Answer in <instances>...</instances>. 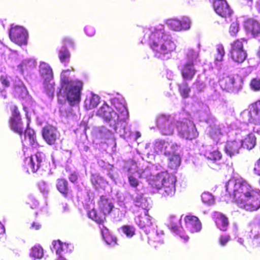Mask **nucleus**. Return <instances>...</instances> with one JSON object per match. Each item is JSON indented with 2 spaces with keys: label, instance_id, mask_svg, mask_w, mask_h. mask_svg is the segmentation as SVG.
<instances>
[{
  "label": "nucleus",
  "instance_id": "nucleus-60",
  "mask_svg": "<svg viewBox=\"0 0 260 260\" xmlns=\"http://www.w3.org/2000/svg\"><path fill=\"white\" fill-rule=\"evenodd\" d=\"M254 172L256 174L260 176V158L257 161L256 163L255 164L254 168Z\"/></svg>",
  "mask_w": 260,
  "mask_h": 260
},
{
  "label": "nucleus",
  "instance_id": "nucleus-30",
  "mask_svg": "<svg viewBox=\"0 0 260 260\" xmlns=\"http://www.w3.org/2000/svg\"><path fill=\"white\" fill-rule=\"evenodd\" d=\"M148 237V243L150 245L157 247L158 245H161L164 243V233L160 231L159 232L157 231L154 232L152 230V233Z\"/></svg>",
  "mask_w": 260,
  "mask_h": 260
},
{
  "label": "nucleus",
  "instance_id": "nucleus-50",
  "mask_svg": "<svg viewBox=\"0 0 260 260\" xmlns=\"http://www.w3.org/2000/svg\"><path fill=\"white\" fill-rule=\"evenodd\" d=\"M122 230L128 238H131L135 234V228L133 226L125 225L122 228Z\"/></svg>",
  "mask_w": 260,
  "mask_h": 260
},
{
  "label": "nucleus",
  "instance_id": "nucleus-52",
  "mask_svg": "<svg viewBox=\"0 0 260 260\" xmlns=\"http://www.w3.org/2000/svg\"><path fill=\"white\" fill-rule=\"evenodd\" d=\"M10 77L7 75L0 76V82L4 88H8L11 85Z\"/></svg>",
  "mask_w": 260,
  "mask_h": 260
},
{
  "label": "nucleus",
  "instance_id": "nucleus-47",
  "mask_svg": "<svg viewBox=\"0 0 260 260\" xmlns=\"http://www.w3.org/2000/svg\"><path fill=\"white\" fill-rule=\"evenodd\" d=\"M251 238L252 239L251 241V246L256 247L260 244V236L258 233H256V231H253V230L251 231V234L250 235ZM249 245H250V244Z\"/></svg>",
  "mask_w": 260,
  "mask_h": 260
},
{
  "label": "nucleus",
  "instance_id": "nucleus-56",
  "mask_svg": "<svg viewBox=\"0 0 260 260\" xmlns=\"http://www.w3.org/2000/svg\"><path fill=\"white\" fill-rule=\"evenodd\" d=\"M126 128H124V137L125 138H128L131 137L133 138L135 140H137L139 138L141 137V133L139 132H136L135 134L133 135V133L131 131H127L126 132Z\"/></svg>",
  "mask_w": 260,
  "mask_h": 260
},
{
  "label": "nucleus",
  "instance_id": "nucleus-38",
  "mask_svg": "<svg viewBox=\"0 0 260 260\" xmlns=\"http://www.w3.org/2000/svg\"><path fill=\"white\" fill-rule=\"evenodd\" d=\"M103 238L106 243L108 245H114L116 244V239L112 235L104 225L101 224L100 226Z\"/></svg>",
  "mask_w": 260,
  "mask_h": 260
},
{
  "label": "nucleus",
  "instance_id": "nucleus-36",
  "mask_svg": "<svg viewBox=\"0 0 260 260\" xmlns=\"http://www.w3.org/2000/svg\"><path fill=\"white\" fill-rule=\"evenodd\" d=\"M224 55L225 51L223 46L221 44L217 45L214 56L215 64L217 67H220L221 66Z\"/></svg>",
  "mask_w": 260,
  "mask_h": 260
},
{
  "label": "nucleus",
  "instance_id": "nucleus-14",
  "mask_svg": "<svg viewBox=\"0 0 260 260\" xmlns=\"http://www.w3.org/2000/svg\"><path fill=\"white\" fill-rule=\"evenodd\" d=\"M241 124V127L238 128L237 129H240V133L241 136V141H240V142L241 144H242V147L247 149L250 150L252 149L255 145V137L253 134L249 133L247 130L246 127H247V125L246 123L243 122V123Z\"/></svg>",
  "mask_w": 260,
  "mask_h": 260
},
{
  "label": "nucleus",
  "instance_id": "nucleus-16",
  "mask_svg": "<svg viewBox=\"0 0 260 260\" xmlns=\"http://www.w3.org/2000/svg\"><path fill=\"white\" fill-rule=\"evenodd\" d=\"M147 213V211H144L143 214L141 213L135 218L136 223L140 229H144L147 234L150 232V229H154L151 217Z\"/></svg>",
  "mask_w": 260,
  "mask_h": 260
},
{
  "label": "nucleus",
  "instance_id": "nucleus-1",
  "mask_svg": "<svg viewBox=\"0 0 260 260\" xmlns=\"http://www.w3.org/2000/svg\"><path fill=\"white\" fill-rule=\"evenodd\" d=\"M225 188L239 207L250 211L257 210L260 208V190L253 189L243 179L230 180L226 184Z\"/></svg>",
  "mask_w": 260,
  "mask_h": 260
},
{
  "label": "nucleus",
  "instance_id": "nucleus-27",
  "mask_svg": "<svg viewBox=\"0 0 260 260\" xmlns=\"http://www.w3.org/2000/svg\"><path fill=\"white\" fill-rule=\"evenodd\" d=\"M42 160L43 157L42 154L40 152L31 155L26 158V161H28L27 164L31 172L36 173L38 170Z\"/></svg>",
  "mask_w": 260,
  "mask_h": 260
},
{
  "label": "nucleus",
  "instance_id": "nucleus-5",
  "mask_svg": "<svg viewBox=\"0 0 260 260\" xmlns=\"http://www.w3.org/2000/svg\"><path fill=\"white\" fill-rule=\"evenodd\" d=\"M82 88L81 81L66 79V100L71 106H75L80 103Z\"/></svg>",
  "mask_w": 260,
  "mask_h": 260
},
{
  "label": "nucleus",
  "instance_id": "nucleus-53",
  "mask_svg": "<svg viewBox=\"0 0 260 260\" xmlns=\"http://www.w3.org/2000/svg\"><path fill=\"white\" fill-rule=\"evenodd\" d=\"M250 86L254 91L260 90V78H255L252 79L250 82Z\"/></svg>",
  "mask_w": 260,
  "mask_h": 260
},
{
  "label": "nucleus",
  "instance_id": "nucleus-2",
  "mask_svg": "<svg viewBox=\"0 0 260 260\" xmlns=\"http://www.w3.org/2000/svg\"><path fill=\"white\" fill-rule=\"evenodd\" d=\"M144 33L141 42L149 44L156 57L166 60L171 57V53L176 49V45L171 35L165 31L163 25L146 28Z\"/></svg>",
  "mask_w": 260,
  "mask_h": 260
},
{
  "label": "nucleus",
  "instance_id": "nucleus-22",
  "mask_svg": "<svg viewBox=\"0 0 260 260\" xmlns=\"http://www.w3.org/2000/svg\"><path fill=\"white\" fill-rule=\"evenodd\" d=\"M186 228L191 232L195 233L200 231L202 224L199 218L196 216L188 215L184 219Z\"/></svg>",
  "mask_w": 260,
  "mask_h": 260
},
{
  "label": "nucleus",
  "instance_id": "nucleus-12",
  "mask_svg": "<svg viewBox=\"0 0 260 260\" xmlns=\"http://www.w3.org/2000/svg\"><path fill=\"white\" fill-rule=\"evenodd\" d=\"M240 131V129H236L230 132L231 135H236V138L234 140H228L225 146L226 153L231 157L238 154L240 149L242 147V144L240 142L241 136Z\"/></svg>",
  "mask_w": 260,
  "mask_h": 260
},
{
  "label": "nucleus",
  "instance_id": "nucleus-19",
  "mask_svg": "<svg viewBox=\"0 0 260 260\" xmlns=\"http://www.w3.org/2000/svg\"><path fill=\"white\" fill-rule=\"evenodd\" d=\"M224 81V88L229 91L236 92L242 87V79L238 75L228 76Z\"/></svg>",
  "mask_w": 260,
  "mask_h": 260
},
{
  "label": "nucleus",
  "instance_id": "nucleus-28",
  "mask_svg": "<svg viewBox=\"0 0 260 260\" xmlns=\"http://www.w3.org/2000/svg\"><path fill=\"white\" fill-rule=\"evenodd\" d=\"M245 26L255 38L260 40V23L257 21L249 19L246 22Z\"/></svg>",
  "mask_w": 260,
  "mask_h": 260
},
{
  "label": "nucleus",
  "instance_id": "nucleus-62",
  "mask_svg": "<svg viewBox=\"0 0 260 260\" xmlns=\"http://www.w3.org/2000/svg\"><path fill=\"white\" fill-rule=\"evenodd\" d=\"M89 217L94 220V218L96 217H98V215L96 213V211L94 210H92L89 212L88 213Z\"/></svg>",
  "mask_w": 260,
  "mask_h": 260
},
{
  "label": "nucleus",
  "instance_id": "nucleus-63",
  "mask_svg": "<svg viewBox=\"0 0 260 260\" xmlns=\"http://www.w3.org/2000/svg\"><path fill=\"white\" fill-rule=\"evenodd\" d=\"M105 216L100 217L99 215H98V217H96L95 218H94L93 220L96 221L97 223L101 224V223L104 222V220H105Z\"/></svg>",
  "mask_w": 260,
  "mask_h": 260
},
{
  "label": "nucleus",
  "instance_id": "nucleus-23",
  "mask_svg": "<svg viewBox=\"0 0 260 260\" xmlns=\"http://www.w3.org/2000/svg\"><path fill=\"white\" fill-rule=\"evenodd\" d=\"M195 64L184 62L180 66V70L183 78L186 80H191L197 73L194 67Z\"/></svg>",
  "mask_w": 260,
  "mask_h": 260
},
{
  "label": "nucleus",
  "instance_id": "nucleus-43",
  "mask_svg": "<svg viewBox=\"0 0 260 260\" xmlns=\"http://www.w3.org/2000/svg\"><path fill=\"white\" fill-rule=\"evenodd\" d=\"M157 189L160 190V193L165 197H171L174 195L176 191L175 185L170 187H162Z\"/></svg>",
  "mask_w": 260,
  "mask_h": 260
},
{
  "label": "nucleus",
  "instance_id": "nucleus-59",
  "mask_svg": "<svg viewBox=\"0 0 260 260\" xmlns=\"http://www.w3.org/2000/svg\"><path fill=\"white\" fill-rule=\"evenodd\" d=\"M84 30L86 34L89 37H92L95 33L94 28L91 26H86Z\"/></svg>",
  "mask_w": 260,
  "mask_h": 260
},
{
  "label": "nucleus",
  "instance_id": "nucleus-13",
  "mask_svg": "<svg viewBox=\"0 0 260 260\" xmlns=\"http://www.w3.org/2000/svg\"><path fill=\"white\" fill-rule=\"evenodd\" d=\"M176 181V178L174 175L169 174L167 172H162L156 175L152 183V186L156 188L170 187L175 185Z\"/></svg>",
  "mask_w": 260,
  "mask_h": 260
},
{
  "label": "nucleus",
  "instance_id": "nucleus-54",
  "mask_svg": "<svg viewBox=\"0 0 260 260\" xmlns=\"http://www.w3.org/2000/svg\"><path fill=\"white\" fill-rule=\"evenodd\" d=\"M239 30V24L238 22L237 21L232 22L229 29L230 35L232 36H235Z\"/></svg>",
  "mask_w": 260,
  "mask_h": 260
},
{
  "label": "nucleus",
  "instance_id": "nucleus-11",
  "mask_svg": "<svg viewBox=\"0 0 260 260\" xmlns=\"http://www.w3.org/2000/svg\"><path fill=\"white\" fill-rule=\"evenodd\" d=\"M11 40L19 45H25L27 43L28 33L23 27L16 25L12 27L9 31Z\"/></svg>",
  "mask_w": 260,
  "mask_h": 260
},
{
  "label": "nucleus",
  "instance_id": "nucleus-44",
  "mask_svg": "<svg viewBox=\"0 0 260 260\" xmlns=\"http://www.w3.org/2000/svg\"><path fill=\"white\" fill-rule=\"evenodd\" d=\"M91 181L96 188L98 187V186L101 187H104L105 185L107 184L106 180L102 177L99 175L92 176Z\"/></svg>",
  "mask_w": 260,
  "mask_h": 260
},
{
  "label": "nucleus",
  "instance_id": "nucleus-18",
  "mask_svg": "<svg viewBox=\"0 0 260 260\" xmlns=\"http://www.w3.org/2000/svg\"><path fill=\"white\" fill-rule=\"evenodd\" d=\"M204 155L208 160L209 166L213 169H216L215 166L219 165L222 157L221 153L218 150L211 149L210 146H208Z\"/></svg>",
  "mask_w": 260,
  "mask_h": 260
},
{
  "label": "nucleus",
  "instance_id": "nucleus-3",
  "mask_svg": "<svg viewBox=\"0 0 260 260\" xmlns=\"http://www.w3.org/2000/svg\"><path fill=\"white\" fill-rule=\"evenodd\" d=\"M111 103L120 114L115 112L106 103H104L96 111V115L109 122L113 130L116 131L119 120H125L128 117V112L123 98H114L111 99Z\"/></svg>",
  "mask_w": 260,
  "mask_h": 260
},
{
  "label": "nucleus",
  "instance_id": "nucleus-10",
  "mask_svg": "<svg viewBox=\"0 0 260 260\" xmlns=\"http://www.w3.org/2000/svg\"><path fill=\"white\" fill-rule=\"evenodd\" d=\"M243 39H238L231 44L230 54L233 60L238 62H243L247 57V53L243 48Z\"/></svg>",
  "mask_w": 260,
  "mask_h": 260
},
{
  "label": "nucleus",
  "instance_id": "nucleus-58",
  "mask_svg": "<svg viewBox=\"0 0 260 260\" xmlns=\"http://www.w3.org/2000/svg\"><path fill=\"white\" fill-rule=\"evenodd\" d=\"M231 237L229 235H221L219 238V244L220 245L224 246L230 240Z\"/></svg>",
  "mask_w": 260,
  "mask_h": 260
},
{
  "label": "nucleus",
  "instance_id": "nucleus-57",
  "mask_svg": "<svg viewBox=\"0 0 260 260\" xmlns=\"http://www.w3.org/2000/svg\"><path fill=\"white\" fill-rule=\"evenodd\" d=\"M12 116L9 119H19L21 118L20 112L18 107L16 106H13L12 107Z\"/></svg>",
  "mask_w": 260,
  "mask_h": 260
},
{
  "label": "nucleus",
  "instance_id": "nucleus-7",
  "mask_svg": "<svg viewBox=\"0 0 260 260\" xmlns=\"http://www.w3.org/2000/svg\"><path fill=\"white\" fill-rule=\"evenodd\" d=\"M153 153L157 154H164L166 156H170L172 153L178 152L181 146L179 144L169 140L157 139L155 140L152 144Z\"/></svg>",
  "mask_w": 260,
  "mask_h": 260
},
{
  "label": "nucleus",
  "instance_id": "nucleus-21",
  "mask_svg": "<svg viewBox=\"0 0 260 260\" xmlns=\"http://www.w3.org/2000/svg\"><path fill=\"white\" fill-rule=\"evenodd\" d=\"M180 220L181 219L179 217L172 215L170 217V222L168 226L172 232L176 234L180 235L181 238L183 239L185 241H187L189 239L188 236L181 235L182 228L181 226Z\"/></svg>",
  "mask_w": 260,
  "mask_h": 260
},
{
  "label": "nucleus",
  "instance_id": "nucleus-45",
  "mask_svg": "<svg viewBox=\"0 0 260 260\" xmlns=\"http://www.w3.org/2000/svg\"><path fill=\"white\" fill-rule=\"evenodd\" d=\"M179 91L181 96L183 98H186L189 96V93L190 89L185 82H183L179 85Z\"/></svg>",
  "mask_w": 260,
  "mask_h": 260
},
{
  "label": "nucleus",
  "instance_id": "nucleus-31",
  "mask_svg": "<svg viewBox=\"0 0 260 260\" xmlns=\"http://www.w3.org/2000/svg\"><path fill=\"white\" fill-rule=\"evenodd\" d=\"M9 123L11 129L19 134L21 137L26 129V125H24L21 118L9 119Z\"/></svg>",
  "mask_w": 260,
  "mask_h": 260
},
{
  "label": "nucleus",
  "instance_id": "nucleus-48",
  "mask_svg": "<svg viewBox=\"0 0 260 260\" xmlns=\"http://www.w3.org/2000/svg\"><path fill=\"white\" fill-rule=\"evenodd\" d=\"M205 86V84L203 82L197 81L193 83L191 88L194 92L199 93L203 91Z\"/></svg>",
  "mask_w": 260,
  "mask_h": 260
},
{
  "label": "nucleus",
  "instance_id": "nucleus-37",
  "mask_svg": "<svg viewBox=\"0 0 260 260\" xmlns=\"http://www.w3.org/2000/svg\"><path fill=\"white\" fill-rule=\"evenodd\" d=\"M58 103L62 106L65 103V80L63 74L61 76L60 86L57 92Z\"/></svg>",
  "mask_w": 260,
  "mask_h": 260
},
{
  "label": "nucleus",
  "instance_id": "nucleus-8",
  "mask_svg": "<svg viewBox=\"0 0 260 260\" xmlns=\"http://www.w3.org/2000/svg\"><path fill=\"white\" fill-rule=\"evenodd\" d=\"M176 128L179 136L186 140L195 139L199 135L194 124L187 118L180 119L177 121Z\"/></svg>",
  "mask_w": 260,
  "mask_h": 260
},
{
  "label": "nucleus",
  "instance_id": "nucleus-39",
  "mask_svg": "<svg viewBox=\"0 0 260 260\" xmlns=\"http://www.w3.org/2000/svg\"><path fill=\"white\" fill-rule=\"evenodd\" d=\"M52 250H55L56 254L58 255L56 260H65L64 258V250L63 243L59 240H54L52 243Z\"/></svg>",
  "mask_w": 260,
  "mask_h": 260
},
{
  "label": "nucleus",
  "instance_id": "nucleus-51",
  "mask_svg": "<svg viewBox=\"0 0 260 260\" xmlns=\"http://www.w3.org/2000/svg\"><path fill=\"white\" fill-rule=\"evenodd\" d=\"M203 202L207 204H212L214 202L213 196L209 192H204L201 196Z\"/></svg>",
  "mask_w": 260,
  "mask_h": 260
},
{
  "label": "nucleus",
  "instance_id": "nucleus-25",
  "mask_svg": "<svg viewBox=\"0 0 260 260\" xmlns=\"http://www.w3.org/2000/svg\"><path fill=\"white\" fill-rule=\"evenodd\" d=\"M99 206L100 210L104 215L109 214L113 210L114 212L119 211V209L114 208V205L112 201L104 196L101 197Z\"/></svg>",
  "mask_w": 260,
  "mask_h": 260
},
{
  "label": "nucleus",
  "instance_id": "nucleus-34",
  "mask_svg": "<svg viewBox=\"0 0 260 260\" xmlns=\"http://www.w3.org/2000/svg\"><path fill=\"white\" fill-rule=\"evenodd\" d=\"M25 139L28 140L29 144L33 147L39 146L36 140V136L34 131L29 128V122L26 124V129L24 131Z\"/></svg>",
  "mask_w": 260,
  "mask_h": 260
},
{
  "label": "nucleus",
  "instance_id": "nucleus-4",
  "mask_svg": "<svg viewBox=\"0 0 260 260\" xmlns=\"http://www.w3.org/2000/svg\"><path fill=\"white\" fill-rule=\"evenodd\" d=\"M198 104L201 109L206 111L205 116L202 117L200 121H205L210 124L207 129L208 134L210 137L217 144L224 137V126L222 124H218L215 118L207 112V110L208 108L206 105L202 102L199 103Z\"/></svg>",
  "mask_w": 260,
  "mask_h": 260
},
{
  "label": "nucleus",
  "instance_id": "nucleus-9",
  "mask_svg": "<svg viewBox=\"0 0 260 260\" xmlns=\"http://www.w3.org/2000/svg\"><path fill=\"white\" fill-rule=\"evenodd\" d=\"M177 121L171 115L161 114L156 119L157 126L164 135H171L176 127Z\"/></svg>",
  "mask_w": 260,
  "mask_h": 260
},
{
  "label": "nucleus",
  "instance_id": "nucleus-41",
  "mask_svg": "<svg viewBox=\"0 0 260 260\" xmlns=\"http://www.w3.org/2000/svg\"><path fill=\"white\" fill-rule=\"evenodd\" d=\"M177 152L172 153L169 157L168 166L173 169L177 168L180 164V157L179 155L177 154Z\"/></svg>",
  "mask_w": 260,
  "mask_h": 260
},
{
  "label": "nucleus",
  "instance_id": "nucleus-33",
  "mask_svg": "<svg viewBox=\"0 0 260 260\" xmlns=\"http://www.w3.org/2000/svg\"><path fill=\"white\" fill-rule=\"evenodd\" d=\"M39 73L44 80H52L53 78V71L50 66L42 62L39 66Z\"/></svg>",
  "mask_w": 260,
  "mask_h": 260
},
{
  "label": "nucleus",
  "instance_id": "nucleus-46",
  "mask_svg": "<svg viewBox=\"0 0 260 260\" xmlns=\"http://www.w3.org/2000/svg\"><path fill=\"white\" fill-rule=\"evenodd\" d=\"M30 254L35 258H41L43 256V249L40 245L34 246L31 249Z\"/></svg>",
  "mask_w": 260,
  "mask_h": 260
},
{
  "label": "nucleus",
  "instance_id": "nucleus-32",
  "mask_svg": "<svg viewBox=\"0 0 260 260\" xmlns=\"http://www.w3.org/2000/svg\"><path fill=\"white\" fill-rule=\"evenodd\" d=\"M137 168V164L135 162H132L131 166L127 170L128 182L130 185L134 188H136L139 185V181L137 178L139 176L135 175Z\"/></svg>",
  "mask_w": 260,
  "mask_h": 260
},
{
  "label": "nucleus",
  "instance_id": "nucleus-40",
  "mask_svg": "<svg viewBox=\"0 0 260 260\" xmlns=\"http://www.w3.org/2000/svg\"><path fill=\"white\" fill-rule=\"evenodd\" d=\"M215 222L217 226L221 231H225L226 230L229 225V221L223 214L220 213H217Z\"/></svg>",
  "mask_w": 260,
  "mask_h": 260
},
{
  "label": "nucleus",
  "instance_id": "nucleus-42",
  "mask_svg": "<svg viewBox=\"0 0 260 260\" xmlns=\"http://www.w3.org/2000/svg\"><path fill=\"white\" fill-rule=\"evenodd\" d=\"M51 80L44 81V89L45 93L50 97H52L54 91V84L50 82Z\"/></svg>",
  "mask_w": 260,
  "mask_h": 260
},
{
  "label": "nucleus",
  "instance_id": "nucleus-55",
  "mask_svg": "<svg viewBox=\"0 0 260 260\" xmlns=\"http://www.w3.org/2000/svg\"><path fill=\"white\" fill-rule=\"evenodd\" d=\"M56 187L59 192L65 194V180L64 179H57Z\"/></svg>",
  "mask_w": 260,
  "mask_h": 260
},
{
  "label": "nucleus",
  "instance_id": "nucleus-6",
  "mask_svg": "<svg viewBox=\"0 0 260 260\" xmlns=\"http://www.w3.org/2000/svg\"><path fill=\"white\" fill-rule=\"evenodd\" d=\"M242 122L249 123L255 125L253 130L256 133L260 132V100L256 102L249 107V110H244L241 113Z\"/></svg>",
  "mask_w": 260,
  "mask_h": 260
},
{
  "label": "nucleus",
  "instance_id": "nucleus-64",
  "mask_svg": "<svg viewBox=\"0 0 260 260\" xmlns=\"http://www.w3.org/2000/svg\"><path fill=\"white\" fill-rule=\"evenodd\" d=\"M74 249V246L71 243H66V252H71Z\"/></svg>",
  "mask_w": 260,
  "mask_h": 260
},
{
  "label": "nucleus",
  "instance_id": "nucleus-26",
  "mask_svg": "<svg viewBox=\"0 0 260 260\" xmlns=\"http://www.w3.org/2000/svg\"><path fill=\"white\" fill-rule=\"evenodd\" d=\"M200 49H194L188 48L184 50V58L185 62L189 63H197L200 61L199 57Z\"/></svg>",
  "mask_w": 260,
  "mask_h": 260
},
{
  "label": "nucleus",
  "instance_id": "nucleus-29",
  "mask_svg": "<svg viewBox=\"0 0 260 260\" xmlns=\"http://www.w3.org/2000/svg\"><path fill=\"white\" fill-rule=\"evenodd\" d=\"M100 97L96 94L91 92L86 95L84 101V107L88 110H92L96 108L100 103Z\"/></svg>",
  "mask_w": 260,
  "mask_h": 260
},
{
  "label": "nucleus",
  "instance_id": "nucleus-15",
  "mask_svg": "<svg viewBox=\"0 0 260 260\" xmlns=\"http://www.w3.org/2000/svg\"><path fill=\"white\" fill-rule=\"evenodd\" d=\"M167 24L172 30L176 31H186L190 28L191 21L187 17H183L181 20L171 19L167 21Z\"/></svg>",
  "mask_w": 260,
  "mask_h": 260
},
{
  "label": "nucleus",
  "instance_id": "nucleus-24",
  "mask_svg": "<svg viewBox=\"0 0 260 260\" xmlns=\"http://www.w3.org/2000/svg\"><path fill=\"white\" fill-rule=\"evenodd\" d=\"M132 198L135 205L141 208L144 211L148 212L151 208L149 201L143 194L136 193V194L132 195Z\"/></svg>",
  "mask_w": 260,
  "mask_h": 260
},
{
  "label": "nucleus",
  "instance_id": "nucleus-17",
  "mask_svg": "<svg viewBox=\"0 0 260 260\" xmlns=\"http://www.w3.org/2000/svg\"><path fill=\"white\" fill-rule=\"evenodd\" d=\"M42 135L45 142L51 145L55 144L58 138L59 132L56 127L51 125H47L43 127Z\"/></svg>",
  "mask_w": 260,
  "mask_h": 260
},
{
  "label": "nucleus",
  "instance_id": "nucleus-61",
  "mask_svg": "<svg viewBox=\"0 0 260 260\" xmlns=\"http://www.w3.org/2000/svg\"><path fill=\"white\" fill-rule=\"evenodd\" d=\"M69 178V180H70V181L74 183L77 180V179L78 178L77 174L76 173V172H74L73 173H72L70 174Z\"/></svg>",
  "mask_w": 260,
  "mask_h": 260
},
{
  "label": "nucleus",
  "instance_id": "nucleus-20",
  "mask_svg": "<svg viewBox=\"0 0 260 260\" xmlns=\"http://www.w3.org/2000/svg\"><path fill=\"white\" fill-rule=\"evenodd\" d=\"M213 7L218 15L225 18L230 16L232 13L227 2L224 0H215Z\"/></svg>",
  "mask_w": 260,
  "mask_h": 260
},
{
  "label": "nucleus",
  "instance_id": "nucleus-35",
  "mask_svg": "<svg viewBox=\"0 0 260 260\" xmlns=\"http://www.w3.org/2000/svg\"><path fill=\"white\" fill-rule=\"evenodd\" d=\"M136 176H139V178H144L151 181L150 184L152 185L153 179L156 176H153L151 171L150 167L147 166L144 169H138L136 170V173H135Z\"/></svg>",
  "mask_w": 260,
  "mask_h": 260
},
{
  "label": "nucleus",
  "instance_id": "nucleus-49",
  "mask_svg": "<svg viewBox=\"0 0 260 260\" xmlns=\"http://www.w3.org/2000/svg\"><path fill=\"white\" fill-rule=\"evenodd\" d=\"M67 48L71 50H74L75 48L74 41L71 38H66V60L70 57V53L67 51Z\"/></svg>",
  "mask_w": 260,
  "mask_h": 260
}]
</instances>
